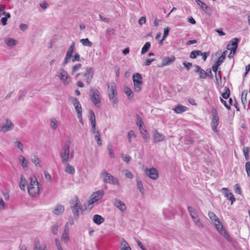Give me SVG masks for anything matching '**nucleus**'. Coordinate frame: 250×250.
Returning <instances> with one entry per match:
<instances>
[{"mask_svg": "<svg viewBox=\"0 0 250 250\" xmlns=\"http://www.w3.org/2000/svg\"><path fill=\"white\" fill-rule=\"evenodd\" d=\"M150 43L148 42H146L144 46L143 47L141 51V54H145L150 48Z\"/></svg>", "mask_w": 250, "mask_h": 250, "instance_id": "45", "label": "nucleus"}, {"mask_svg": "<svg viewBox=\"0 0 250 250\" xmlns=\"http://www.w3.org/2000/svg\"><path fill=\"white\" fill-rule=\"evenodd\" d=\"M30 184L27 188L29 195L32 197L38 196L40 193L39 183L37 179L34 176L30 177Z\"/></svg>", "mask_w": 250, "mask_h": 250, "instance_id": "1", "label": "nucleus"}, {"mask_svg": "<svg viewBox=\"0 0 250 250\" xmlns=\"http://www.w3.org/2000/svg\"><path fill=\"white\" fill-rule=\"evenodd\" d=\"M57 76L63 83L64 85H68L71 81V79L68 73L63 68H61L59 70Z\"/></svg>", "mask_w": 250, "mask_h": 250, "instance_id": "9", "label": "nucleus"}, {"mask_svg": "<svg viewBox=\"0 0 250 250\" xmlns=\"http://www.w3.org/2000/svg\"><path fill=\"white\" fill-rule=\"evenodd\" d=\"M82 66V65L81 63H77L74 65L72 68L71 74L74 75L75 73L79 71Z\"/></svg>", "mask_w": 250, "mask_h": 250, "instance_id": "41", "label": "nucleus"}, {"mask_svg": "<svg viewBox=\"0 0 250 250\" xmlns=\"http://www.w3.org/2000/svg\"><path fill=\"white\" fill-rule=\"evenodd\" d=\"M136 184L138 189L142 195H145V189L144 188L143 183L139 178L136 179Z\"/></svg>", "mask_w": 250, "mask_h": 250, "instance_id": "23", "label": "nucleus"}, {"mask_svg": "<svg viewBox=\"0 0 250 250\" xmlns=\"http://www.w3.org/2000/svg\"><path fill=\"white\" fill-rule=\"evenodd\" d=\"M175 60V58L172 56L170 58L165 57L163 59V62L162 63V66H167L171 63H172Z\"/></svg>", "mask_w": 250, "mask_h": 250, "instance_id": "24", "label": "nucleus"}, {"mask_svg": "<svg viewBox=\"0 0 250 250\" xmlns=\"http://www.w3.org/2000/svg\"><path fill=\"white\" fill-rule=\"evenodd\" d=\"M109 156L111 158H114L115 157L114 152L113 150V146L111 144H109L107 147Z\"/></svg>", "mask_w": 250, "mask_h": 250, "instance_id": "40", "label": "nucleus"}, {"mask_svg": "<svg viewBox=\"0 0 250 250\" xmlns=\"http://www.w3.org/2000/svg\"><path fill=\"white\" fill-rule=\"evenodd\" d=\"M34 250H47L45 245L42 246L38 240H36L34 244Z\"/></svg>", "mask_w": 250, "mask_h": 250, "instance_id": "31", "label": "nucleus"}, {"mask_svg": "<svg viewBox=\"0 0 250 250\" xmlns=\"http://www.w3.org/2000/svg\"><path fill=\"white\" fill-rule=\"evenodd\" d=\"M106 32L109 35H113L115 34V30L113 28L108 27L106 29Z\"/></svg>", "mask_w": 250, "mask_h": 250, "instance_id": "60", "label": "nucleus"}, {"mask_svg": "<svg viewBox=\"0 0 250 250\" xmlns=\"http://www.w3.org/2000/svg\"><path fill=\"white\" fill-rule=\"evenodd\" d=\"M137 125L139 126V129H141L142 128H143V122L142 119V118L138 116L137 119Z\"/></svg>", "mask_w": 250, "mask_h": 250, "instance_id": "54", "label": "nucleus"}, {"mask_svg": "<svg viewBox=\"0 0 250 250\" xmlns=\"http://www.w3.org/2000/svg\"><path fill=\"white\" fill-rule=\"evenodd\" d=\"M219 233L228 241L230 240V238L228 234L226 229L224 228L221 221L214 224Z\"/></svg>", "mask_w": 250, "mask_h": 250, "instance_id": "12", "label": "nucleus"}, {"mask_svg": "<svg viewBox=\"0 0 250 250\" xmlns=\"http://www.w3.org/2000/svg\"><path fill=\"white\" fill-rule=\"evenodd\" d=\"M70 240L69 232L63 231L61 237V241L64 244H67Z\"/></svg>", "mask_w": 250, "mask_h": 250, "instance_id": "32", "label": "nucleus"}, {"mask_svg": "<svg viewBox=\"0 0 250 250\" xmlns=\"http://www.w3.org/2000/svg\"><path fill=\"white\" fill-rule=\"evenodd\" d=\"M208 216L213 224L220 221L218 217L212 211H208Z\"/></svg>", "mask_w": 250, "mask_h": 250, "instance_id": "26", "label": "nucleus"}, {"mask_svg": "<svg viewBox=\"0 0 250 250\" xmlns=\"http://www.w3.org/2000/svg\"><path fill=\"white\" fill-rule=\"evenodd\" d=\"M75 108L77 113V116H79L80 117H81V115L82 114V108L81 104L79 106H76Z\"/></svg>", "mask_w": 250, "mask_h": 250, "instance_id": "58", "label": "nucleus"}, {"mask_svg": "<svg viewBox=\"0 0 250 250\" xmlns=\"http://www.w3.org/2000/svg\"><path fill=\"white\" fill-rule=\"evenodd\" d=\"M132 80L134 84V90L136 92H140L142 89L143 85L142 75L139 73L134 74L132 76Z\"/></svg>", "mask_w": 250, "mask_h": 250, "instance_id": "5", "label": "nucleus"}, {"mask_svg": "<svg viewBox=\"0 0 250 250\" xmlns=\"http://www.w3.org/2000/svg\"><path fill=\"white\" fill-rule=\"evenodd\" d=\"M121 250H131V248L129 247L128 244L124 239L121 242Z\"/></svg>", "mask_w": 250, "mask_h": 250, "instance_id": "37", "label": "nucleus"}, {"mask_svg": "<svg viewBox=\"0 0 250 250\" xmlns=\"http://www.w3.org/2000/svg\"><path fill=\"white\" fill-rule=\"evenodd\" d=\"M141 134H142L143 138L146 141L148 142L150 139L149 135L148 133H147L146 130L145 128H142L141 129H139Z\"/></svg>", "mask_w": 250, "mask_h": 250, "instance_id": "33", "label": "nucleus"}, {"mask_svg": "<svg viewBox=\"0 0 250 250\" xmlns=\"http://www.w3.org/2000/svg\"><path fill=\"white\" fill-rule=\"evenodd\" d=\"M222 192L224 194L226 198L231 201V204L235 201L233 194L228 188H223L221 190Z\"/></svg>", "mask_w": 250, "mask_h": 250, "instance_id": "17", "label": "nucleus"}, {"mask_svg": "<svg viewBox=\"0 0 250 250\" xmlns=\"http://www.w3.org/2000/svg\"><path fill=\"white\" fill-rule=\"evenodd\" d=\"M245 168L248 176L250 177V162H248L246 163Z\"/></svg>", "mask_w": 250, "mask_h": 250, "instance_id": "59", "label": "nucleus"}, {"mask_svg": "<svg viewBox=\"0 0 250 250\" xmlns=\"http://www.w3.org/2000/svg\"><path fill=\"white\" fill-rule=\"evenodd\" d=\"M183 64L186 68L188 71L192 66V63L191 62H185L183 63Z\"/></svg>", "mask_w": 250, "mask_h": 250, "instance_id": "64", "label": "nucleus"}, {"mask_svg": "<svg viewBox=\"0 0 250 250\" xmlns=\"http://www.w3.org/2000/svg\"><path fill=\"white\" fill-rule=\"evenodd\" d=\"M64 211V207L63 206L58 204L56 205L53 211L52 212L53 214L57 215H60L62 214Z\"/></svg>", "mask_w": 250, "mask_h": 250, "instance_id": "20", "label": "nucleus"}, {"mask_svg": "<svg viewBox=\"0 0 250 250\" xmlns=\"http://www.w3.org/2000/svg\"><path fill=\"white\" fill-rule=\"evenodd\" d=\"M55 241V246L57 250H63L60 240L58 238H56Z\"/></svg>", "mask_w": 250, "mask_h": 250, "instance_id": "52", "label": "nucleus"}, {"mask_svg": "<svg viewBox=\"0 0 250 250\" xmlns=\"http://www.w3.org/2000/svg\"><path fill=\"white\" fill-rule=\"evenodd\" d=\"M15 147L19 148L22 152H23V144L18 139H17L14 142Z\"/></svg>", "mask_w": 250, "mask_h": 250, "instance_id": "36", "label": "nucleus"}, {"mask_svg": "<svg viewBox=\"0 0 250 250\" xmlns=\"http://www.w3.org/2000/svg\"><path fill=\"white\" fill-rule=\"evenodd\" d=\"M6 7L4 5H0V17L7 13L5 12Z\"/></svg>", "mask_w": 250, "mask_h": 250, "instance_id": "62", "label": "nucleus"}, {"mask_svg": "<svg viewBox=\"0 0 250 250\" xmlns=\"http://www.w3.org/2000/svg\"><path fill=\"white\" fill-rule=\"evenodd\" d=\"M136 136L135 132L131 130L128 132L127 134V139L128 142L130 143L131 142V139L133 138H135Z\"/></svg>", "mask_w": 250, "mask_h": 250, "instance_id": "51", "label": "nucleus"}, {"mask_svg": "<svg viewBox=\"0 0 250 250\" xmlns=\"http://www.w3.org/2000/svg\"><path fill=\"white\" fill-rule=\"evenodd\" d=\"M74 45L75 43L74 42H73L72 44L70 46V47L68 48L65 58L62 62L63 66H64L65 65H66V64L68 63L70 59L72 58L74 49Z\"/></svg>", "mask_w": 250, "mask_h": 250, "instance_id": "16", "label": "nucleus"}, {"mask_svg": "<svg viewBox=\"0 0 250 250\" xmlns=\"http://www.w3.org/2000/svg\"><path fill=\"white\" fill-rule=\"evenodd\" d=\"M51 232L54 235H56L58 233V228L57 225H54L51 227Z\"/></svg>", "mask_w": 250, "mask_h": 250, "instance_id": "63", "label": "nucleus"}, {"mask_svg": "<svg viewBox=\"0 0 250 250\" xmlns=\"http://www.w3.org/2000/svg\"><path fill=\"white\" fill-rule=\"evenodd\" d=\"M94 138H95V139L96 140L98 145L99 146H102V139L101 138L100 133L99 134L94 135Z\"/></svg>", "mask_w": 250, "mask_h": 250, "instance_id": "55", "label": "nucleus"}, {"mask_svg": "<svg viewBox=\"0 0 250 250\" xmlns=\"http://www.w3.org/2000/svg\"><path fill=\"white\" fill-rule=\"evenodd\" d=\"M225 92L222 94V96L224 99H228L230 95V91L228 87H226L225 88Z\"/></svg>", "mask_w": 250, "mask_h": 250, "instance_id": "49", "label": "nucleus"}, {"mask_svg": "<svg viewBox=\"0 0 250 250\" xmlns=\"http://www.w3.org/2000/svg\"><path fill=\"white\" fill-rule=\"evenodd\" d=\"M18 160L21 163L22 168L25 169L27 167V160L22 155H20L18 157Z\"/></svg>", "mask_w": 250, "mask_h": 250, "instance_id": "29", "label": "nucleus"}, {"mask_svg": "<svg viewBox=\"0 0 250 250\" xmlns=\"http://www.w3.org/2000/svg\"><path fill=\"white\" fill-rule=\"evenodd\" d=\"M50 127L53 130H56L57 129L59 126V123L56 118L53 117L50 119Z\"/></svg>", "mask_w": 250, "mask_h": 250, "instance_id": "21", "label": "nucleus"}, {"mask_svg": "<svg viewBox=\"0 0 250 250\" xmlns=\"http://www.w3.org/2000/svg\"><path fill=\"white\" fill-rule=\"evenodd\" d=\"M93 221L95 224L99 225L104 222V219L102 216L95 214L93 216Z\"/></svg>", "mask_w": 250, "mask_h": 250, "instance_id": "27", "label": "nucleus"}, {"mask_svg": "<svg viewBox=\"0 0 250 250\" xmlns=\"http://www.w3.org/2000/svg\"><path fill=\"white\" fill-rule=\"evenodd\" d=\"M80 42L86 46L91 47L92 45V43L87 38L81 39Z\"/></svg>", "mask_w": 250, "mask_h": 250, "instance_id": "43", "label": "nucleus"}, {"mask_svg": "<svg viewBox=\"0 0 250 250\" xmlns=\"http://www.w3.org/2000/svg\"><path fill=\"white\" fill-rule=\"evenodd\" d=\"M195 1L203 10H206L208 9V6L200 0H195Z\"/></svg>", "mask_w": 250, "mask_h": 250, "instance_id": "48", "label": "nucleus"}, {"mask_svg": "<svg viewBox=\"0 0 250 250\" xmlns=\"http://www.w3.org/2000/svg\"><path fill=\"white\" fill-rule=\"evenodd\" d=\"M198 73L199 74V77L200 79H205L208 76V73L205 71V70L203 69L200 70Z\"/></svg>", "mask_w": 250, "mask_h": 250, "instance_id": "50", "label": "nucleus"}, {"mask_svg": "<svg viewBox=\"0 0 250 250\" xmlns=\"http://www.w3.org/2000/svg\"><path fill=\"white\" fill-rule=\"evenodd\" d=\"M72 102L74 106L75 107L76 106H78L81 105V104L79 101L76 99V98H73L72 99Z\"/></svg>", "mask_w": 250, "mask_h": 250, "instance_id": "61", "label": "nucleus"}, {"mask_svg": "<svg viewBox=\"0 0 250 250\" xmlns=\"http://www.w3.org/2000/svg\"><path fill=\"white\" fill-rule=\"evenodd\" d=\"M71 208L75 217H78L79 215L80 212L82 209L80 200L75 197L71 203Z\"/></svg>", "mask_w": 250, "mask_h": 250, "instance_id": "7", "label": "nucleus"}, {"mask_svg": "<svg viewBox=\"0 0 250 250\" xmlns=\"http://www.w3.org/2000/svg\"><path fill=\"white\" fill-rule=\"evenodd\" d=\"M202 55V52L200 50H193L191 52L190 58L191 59H195L198 56Z\"/></svg>", "mask_w": 250, "mask_h": 250, "instance_id": "39", "label": "nucleus"}, {"mask_svg": "<svg viewBox=\"0 0 250 250\" xmlns=\"http://www.w3.org/2000/svg\"><path fill=\"white\" fill-rule=\"evenodd\" d=\"M65 164L66 165V168L65 169V171L70 174H74L75 172L74 168L68 163Z\"/></svg>", "mask_w": 250, "mask_h": 250, "instance_id": "35", "label": "nucleus"}, {"mask_svg": "<svg viewBox=\"0 0 250 250\" xmlns=\"http://www.w3.org/2000/svg\"><path fill=\"white\" fill-rule=\"evenodd\" d=\"M5 42L8 46H13L16 45L17 43V41L12 38L6 39Z\"/></svg>", "mask_w": 250, "mask_h": 250, "instance_id": "38", "label": "nucleus"}, {"mask_svg": "<svg viewBox=\"0 0 250 250\" xmlns=\"http://www.w3.org/2000/svg\"><path fill=\"white\" fill-rule=\"evenodd\" d=\"M247 91H243L241 94V101L243 104L247 103Z\"/></svg>", "mask_w": 250, "mask_h": 250, "instance_id": "53", "label": "nucleus"}, {"mask_svg": "<svg viewBox=\"0 0 250 250\" xmlns=\"http://www.w3.org/2000/svg\"><path fill=\"white\" fill-rule=\"evenodd\" d=\"M74 221L72 219H71L69 222H67L64 226V229L63 231L69 232V226L73 224Z\"/></svg>", "mask_w": 250, "mask_h": 250, "instance_id": "46", "label": "nucleus"}, {"mask_svg": "<svg viewBox=\"0 0 250 250\" xmlns=\"http://www.w3.org/2000/svg\"><path fill=\"white\" fill-rule=\"evenodd\" d=\"M124 174L125 176L129 179H132L133 178V174L128 170H124Z\"/></svg>", "mask_w": 250, "mask_h": 250, "instance_id": "56", "label": "nucleus"}, {"mask_svg": "<svg viewBox=\"0 0 250 250\" xmlns=\"http://www.w3.org/2000/svg\"><path fill=\"white\" fill-rule=\"evenodd\" d=\"M188 210L191 217L193 220L199 217L198 214L196 210L193 207H188Z\"/></svg>", "mask_w": 250, "mask_h": 250, "instance_id": "28", "label": "nucleus"}, {"mask_svg": "<svg viewBox=\"0 0 250 250\" xmlns=\"http://www.w3.org/2000/svg\"><path fill=\"white\" fill-rule=\"evenodd\" d=\"M153 142L154 143H158L163 141L165 139V136L159 132L157 130H155L153 131Z\"/></svg>", "mask_w": 250, "mask_h": 250, "instance_id": "18", "label": "nucleus"}, {"mask_svg": "<svg viewBox=\"0 0 250 250\" xmlns=\"http://www.w3.org/2000/svg\"><path fill=\"white\" fill-rule=\"evenodd\" d=\"M227 53V50L224 51L223 52V53H222V55L219 58V59H218V60L217 61V62H218V63H219V64H221L224 61V60L226 58Z\"/></svg>", "mask_w": 250, "mask_h": 250, "instance_id": "44", "label": "nucleus"}, {"mask_svg": "<svg viewBox=\"0 0 250 250\" xmlns=\"http://www.w3.org/2000/svg\"><path fill=\"white\" fill-rule=\"evenodd\" d=\"M212 120L211 122L212 128L214 132H217V127L219 124V117L217 111L214 107L212 111Z\"/></svg>", "mask_w": 250, "mask_h": 250, "instance_id": "13", "label": "nucleus"}, {"mask_svg": "<svg viewBox=\"0 0 250 250\" xmlns=\"http://www.w3.org/2000/svg\"><path fill=\"white\" fill-rule=\"evenodd\" d=\"M188 109V107L182 105H178L175 106V107L173 109V110L175 113L177 114H180L187 111Z\"/></svg>", "mask_w": 250, "mask_h": 250, "instance_id": "25", "label": "nucleus"}, {"mask_svg": "<svg viewBox=\"0 0 250 250\" xmlns=\"http://www.w3.org/2000/svg\"><path fill=\"white\" fill-rule=\"evenodd\" d=\"M93 73V70L92 67H86L85 72L83 74V76L84 77V80L86 81L87 84H89L91 83Z\"/></svg>", "mask_w": 250, "mask_h": 250, "instance_id": "15", "label": "nucleus"}, {"mask_svg": "<svg viewBox=\"0 0 250 250\" xmlns=\"http://www.w3.org/2000/svg\"><path fill=\"white\" fill-rule=\"evenodd\" d=\"M5 16L2 17L1 19V21L3 25H5L7 23L8 19L10 17V14L9 13H7L4 15Z\"/></svg>", "mask_w": 250, "mask_h": 250, "instance_id": "47", "label": "nucleus"}, {"mask_svg": "<svg viewBox=\"0 0 250 250\" xmlns=\"http://www.w3.org/2000/svg\"><path fill=\"white\" fill-rule=\"evenodd\" d=\"M31 160L37 167H42L41 165V161L37 155H32L31 158Z\"/></svg>", "mask_w": 250, "mask_h": 250, "instance_id": "30", "label": "nucleus"}, {"mask_svg": "<svg viewBox=\"0 0 250 250\" xmlns=\"http://www.w3.org/2000/svg\"><path fill=\"white\" fill-rule=\"evenodd\" d=\"M195 225L199 228L200 229H203L204 228V225L202 222L201 221V220L199 217L196 218V219H194L193 220Z\"/></svg>", "mask_w": 250, "mask_h": 250, "instance_id": "42", "label": "nucleus"}, {"mask_svg": "<svg viewBox=\"0 0 250 250\" xmlns=\"http://www.w3.org/2000/svg\"><path fill=\"white\" fill-rule=\"evenodd\" d=\"M70 142L67 143L61 150L60 156L63 164H66L73 158V152H70Z\"/></svg>", "mask_w": 250, "mask_h": 250, "instance_id": "3", "label": "nucleus"}, {"mask_svg": "<svg viewBox=\"0 0 250 250\" xmlns=\"http://www.w3.org/2000/svg\"><path fill=\"white\" fill-rule=\"evenodd\" d=\"M100 176L104 183L112 185H119V180L105 170H103L101 172Z\"/></svg>", "mask_w": 250, "mask_h": 250, "instance_id": "4", "label": "nucleus"}, {"mask_svg": "<svg viewBox=\"0 0 250 250\" xmlns=\"http://www.w3.org/2000/svg\"><path fill=\"white\" fill-rule=\"evenodd\" d=\"M27 184V181L23 175H21L20 181L19 183V187L22 191L25 190V188Z\"/></svg>", "mask_w": 250, "mask_h": 250, "instance_id": "22", "label": "nucleus"}, {"mask_svg": "<svg viewBox=\"0 0 250 250\" xmlns=\"http://www.w3.org/2000/svg\"><path fill=\"white\" fill-rule=\"evenodd\" d=\"M125 93L127 96L128 100H131L133 98L134 95L132 90L128 87H126L124 90Z\"/></svg>", "mask_w": 250, "mask_h": 250, "instance_id": "34", "label": "nucleus"}, {"mask_svg": "<svg viewBox=\"0 0 250 250\" xmlns=\"http://www.w3.org/2000/svg\"><path fill=\"white\" fill-rule=\"evenodd\" d=\"M14 124L12 121L8 118H6L4 123L0 125L1 132L6 133L7 131H11L14 128Z\"/></svg>", "mask_w": 250, "mask_h": 250, "instance_id": "11", "label": "nucleus"}, {"mask_svg": "<svg viewBox=\"0 0 250 250\" xmlns=\"http://www.w3.org/2000/svg\"><path fill=\"white\" fill-rule=\"evenodd\" d=\"M146 174L152 180H156L159 177V174L157 170L154 168H146L145 170Z\"/></svg>", "mask_w": 250, "mask_h": 250, "instance_id": "14", "label": "nucleus"}, {"mask_svg": "<svg viewBox=\"0 0 250 250\" xmlns=\"http://www.w3.org/2000/svg\"><path fill=\"white\" fill-rule=\"evenodd\" d=\"M169 31V28L168 27L164 28V35H163V36L162 38V41H164L166 39V38L168 36Z\"/></svg>", "mask_w": 250, "mask_h": 250, "instance_id": "57", "label": "nucleus"}, {"mask_svg": "<svg viewBox=\"0 0 250 250\" xmlns=\"http://www.w3.org/2000/svg\"><path fill=\"white\" fill-rule=\"evenodd\" d=\"M114 205L122 212H124L126 210V207L125 204L118 199H115Z\"/></svg>", "mask_w": 250, "mask_h": 250, "instance_id": "19", "label": "nucleus"}, {"mask_svg": "<svg viewBox=\"0 0 250 250\" xmlns=\"http://www.w3.org/2000/svg\"><path fill=\"white\" fill-rule=\"evenodd\" d=\"M90 98L94 104V105L99 107L100 106L101 104V95L99 90L94 88H91L90 89Z\"/></svg>", "mask_w": 250, "mask_h": 250, "instance_id": "6", "label": "nucleus"}, {"mask_svg": "<svg viewBox=\"0 0 250 250\" xmlns=\"http://www.w3.org/2000/svg\"><path fill=\"white\" fill-rule=\"evenodd\" d=\"M239 39L237 38H233L230 42V44L227 45V48L228 50H230V52L228 57L231 58L235 53L236 50L238 46Z\"/></svg>", "mask_w": 250, "mask_h": 250, "instance_id": "10", "label": "nucleus"}, {"mask_svg": "<svg viewBox=\"0 0 250 250\" xmlns=\"http://www.w3.org/2000/svg\"><path fill=\"white\" fill-rule=\"evenodd\" d=\"M104 191L103 190H99L93 192L88 201V207L90 208L93 207L92 204L100 200L104 196Z\"/></svg>", "mask_w": 250, "mask_h": 250, "instance_id": "8", "label": "nucleus"}, {"mask_svg": "<svg viewBox=\"0 0 250 250\" xmlns=\"http://www.w3.org/2000/svg\"><path fill=\"white\" fill-rule=\"evenodd\" d=\"M108 97L113 106L118 104V92L114 83H111L108 86Z\"/></svg>", "mask_w": 250, "mask_h": 250, "instance_id": "2", "label": "nucleus"}]
</instances>
